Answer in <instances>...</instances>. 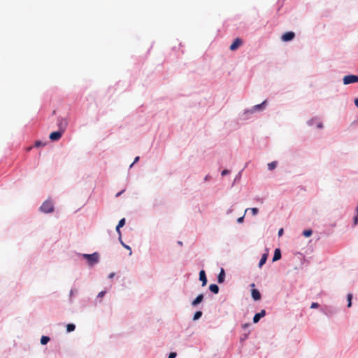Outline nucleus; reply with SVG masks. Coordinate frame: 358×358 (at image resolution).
<instances>
[{"label":"nucleus","instance_id":"obj_1","mask_svg":"<svg viewBox=\"0 0 358 358\" xmlns=\"http://www.w3.org/2000/svg\"><path fill=\"white\" fill-rule=\"evenodd\" d=\"M40 210L41 212L44 213H50L54 211V205L53 203L47 200L44 201L40 207Z\"/></svg>","mask_w":358,"mask_h":358},{"label":"nucleus","instance_id":"obj_2","mask_svg":"<svg viewBox=\"0 0 358 358\" xmlns=\"http://www.w3.org/2000/svg\"><path fill=\"white\" fill-rule=\"evenodd\" d=\"M83 257L87 260L90 266H93L94 264L98 263L99 255L97 252H94L90 255L84 254Z\"/></svg>","mask_w":358,"mask_h":358},{"label":"nucleus","instance_id":"obj_3","mask_svg":"<svg viewBox=\"0 0 358 358\" xmlns=\"http://www.w3.org/2000/svg\"><path fill=\"white\" fill-rule=\"evenodd\" d=\"M344 85H349L351 83H355L358 82V76L356 75H348L344 76L343 79Z\"/></svg>","mask_w":358,"mask_h":358},{"label":"nucleus","instance_id":"obj_4","mask_svg":"<svg viewBox=\"0 0 358 358\" xmlns=\"http://www.w3.org/2000/svg\"><path fill=\"white\" fill-rule=\"evenodd\" d=\"M242 43H243L242 40L239 38H237L231 43V45L229 47V49L231 51H234V50H237L242 45Z\"/></svg>","mask_w":358,"mask_h":358},{"label":"nucleus","instance_id":"obj_5","mask_svg":"<svg viewBox=\"0 0 358 358\" xmlns=\"http://www.w3.org/2000/svg\"><path fill=\"white\" fill-rule=\"evenodd\" d=\"M63 132L62 130L52 132L50 134V139L51 141H58L62 137Z\"/></svg>","mask_w":358,"mask_h":358},{"label":"nucleus","instance_id":"obj_6","mask_svg":"<svg viewBox=\"0 0 358 358\" xmlns=\"http://www.w3.org/2000/svg\"><path fill=\"white\" fill-rule=\"evenodd\" d=\"M295 36V34L292 31L286 32L281 36V39L283 41H292Z\"/></svg>","mask_w":358,"mask_h":358},{"label":"nucleus","instance_id":"obj_7","mask_svg":"<svg viewBox=\"0 0 358 358\" xmlns=\"http://www.w3.org/2000/svg\"><path fill=\"white\" fill-rule=\"evenodd\" d=\"M265 315H266V311L264 310H262L260 313L255 315V316L253 317V322L257 323L262 317L265 316Z\"/></svg>","mask_w":358,"mask_h":358},{"label":"nucleus","instance_id":"obj_8","mask_svg":"<svg viewBox=\"0 0 358 358\" xmlns=\"http://www.w3.org/2000/svg\"><path fill=\"white\" fill-rule=\"evenodd\" d=\"M199 280L202 282V286H205L206 285L207 278L203 270H201L199 273Z\"/></svg>","mask_w":358,"mask_h":358},{"label":"nucleus","instance_id":"obj_9","mask_svg":"<svg viewBox=\"0 0 358 358\" xmlns=\"http://www.w3.org/2000/svg\"><path fill=\"white\" fill-rule=\"evenodd\" d=\"M251 294L255 301H258L261 299V294L256 289H252Z\"/></svg>","mask_w":358,"mask_h":358},{"label":"nucleus","instance_id":"obj_10","mask_svg":"<svg viewBox=\"0 0 358 358\" xmlns=\"http://www.w3.org/2000/svg\"><path fill=\"white\" fill-rule=\"evenodd\" d=\"M281 258V252L279 248H276L274 251V255L273 257V262L279 260Z\"/></svg>","mask_w":358,"mask_h":358},{"label":"nucleus","instance_id":"obj_11","mask_svg":"<svg viewBox=\"0 0 358 358\" xmlns=\"http://www.w3.org/2000/svg\"><path fill=\"white\" fill-rule=\"evenodd\" d=\"M203 294L198 295L196 296V298L192 302V305L193 306H196L197 304L200 303L203 301Z\"/></svg>","mask_w":358,"mask_h":358},{"label":"nucleus","instance_id":"obj_12","mask_svg":"<svg viewBox=\"0 0 358 358\" xmlns=\"http://www.w3.org/2000/svg\"><path fill=\"white\" fill-rule=\"evenodd\" d=\"M225 273L223 268L221 269L220 273L217 276V282L219 283H222L224 280Z\"/></svg>","mask_w":358,"mask_h":358},{"label":"nucleus","instance_id":"obj_13","mask_svg":"<svg viewBox=\"0 0 358 358\" xmlns=\"http://www.w3.org/2000/svg\"><path fill=\"white\" fill-rule=\"evenodd\" d=\"M67 125V121L65 119H61L59 120V127L60 128V130L64 131L65 128Z\"/></svg>","mask_w":358,"mask_h":358},{"label":"nucleus","instance_id":"obj_14","mask_svg":"<svg viewBox=\"0 0 358 358\" xmlns=\"http://www.w3.org/2000/svg\"><path fill=\"white\" fill-rule=\"evenodd\" d=\"M209 289L214 294H217L219 292V287L215 284H211L209 286Z\"/></svg>","mask_w":358,"mask_h":358},{"label":"nucleus","instance_id":"obj_15","mask_svg":"<svg viewBox=\"0 0 358 358\" xmlns=\"http://www.w3.org/2000/svg\"><path fill=\"white\" fill-rule=\"evenodd\" d=\"M266 100L264 101H263L262 103H260V104L255 105V106L253 107V110H257L263 109V108H264V107H265V106H266Z\"/></svg>","mask_w":358,"mask_h":358},{"label":"nucleus","instance_id":"obj_16","mask_svg":"<svg viewBox=\"0 0 358 358\" xmlns=\"http://www.w3.org/2000/svg\"><path fill=\"white\" fill-rule=\"evenodd\" d=\"M268 255L264 254L259 261V266L261 268L266 262Z\"/></svg>","mask_w":358,"mask_h":358},{"label":"nucleus","instance_id":"obj_17","mask_svg":"<svg viewBox=\"0 0 358 358\" xmlns=\"http://www.w3.org/2000/svg\"><path fill=\"white\" fill-rule=\"evenodd\" d=\"M50 341V338L48 336H43L41 338V343L42 345L47 344Z\"/></svg>","mask_w":358,"mask_h":358},{"label":"nucleus","instance_id":"obj_18","mask_svg":"<svg viewBox=\"0 0 358 358\" xmlns=\"http://www.w3.org/2000/svg\"><path fill=\"white\" fill-rule=\"evenodd\" d=\"M249 210L251 211V213H252V215H253V216H255L256 215H257V213H258V212H259V210H258V208H247V209L245 210V213H246L248 210Z\"/></svg>","mask_w":358,"mask_h":358},{"label":"nucleus","instance_id":"obj_19","mask_svg":"<svg viewBox=\"0 0 358 358\" xmlns=\"http://www.w3.org/2000/svg\"><path fill=\"white\" fill-rule=\"evenodd\" d=\"M277 164H278L277 162H272L271 163H268V169L271 171L274 169L277 166Z\"/></svg>","mask_w":358,"mask_h":358},{"label":"nucleus","instance_id":"obj_20","mask_svg":"<svg viewBox=\"0 0 358 358\" xmlns=\"http://www.w3.org/2000/svg\"><path fill=\"white\" fill-rule=\"evenodd\" d=\"M76 326L73 324H69L66 326V331L68 332H71L75 330Z\"/></svg>","mask_w":358,"mask_h":358},{"label":"nucleus","instance_id":"obj_21","mask_svg":"<svg viewBox=\"0 0 358 358\" xmlns=\"http://www.w3.org/2000/svg\"><path fill=\"white\" fill-rule=\"evenodd\" d=\"M201 315H202V312L201 311H196L194 313L193 320H196L199 319L201 317Z\"/></svg>","mask_w":358,"mask_h":358},{"label":"nucleus","instance_id":"obj_22","mask_svg":"<svg viewBox=\"0 0 358 358\" xmlns=\"http://www.w3.org/2000/svg\"><path fill=\"white\" fill-rule=\"evenodd\" d=\"M312 230L310 229H308V230H304L303 231V235L305 236V237H309L312 235Z\"/></svg>","mask_w":358,"mask_h":358},{"label":"nucleus","instance_id":"obj_23","mask_svg":"<svg viewBox=\"0 0 358 358\" xmlns=\"http://www.w3.org/2000/svg\"><path fill=\"white\" fill-rule=\"evenodd\" d=\"M352 294H348V307H349V308L352 306Z\"/></svg>","mask_w":358,"mask_h":358},{"label":"nucleus","instance_id":"obj_24","mask_svg":"<svg viewBox=\"0 0 358 358\" xmlns=\"http://www.w3.org/2000/svg\"><path fill=\"white\" fill-rule=\"evenodd\" d=\"M125 224V219L122 218L119 221L118 227H122Z\"/></svg>","mask_w":358,"mask_h":358},{"label":"nucleus","instance_id":"obj_25","mask_svg":"<svg viewBox=\"0 0 358 358\" xmlns=\"http://www.w3.org/2000/svg\"><path fill=\"white\" fill-rule=\"evenodd\" d=\"M121 243H122V245H123L125 248H127V249H128V250H129V255H131V254H132V251H131V248H130L129 246H128V245H125L122 241H121Z\"/></svg>","mask_w":358,"mask_h":358},{"label":"nucleus","instance_id":"obj_26","mask_svg":"<svg viewBox=\"0 0 358 358\" xmlns=\"http://www.w3.org/2000/svg\"><path fill=\"white\" fill-rule=\"evenodd\" d=\"M41 145H43V143L40 141H37L35 142V146L36 147H40Z\"/></svg>","mask_w":358,"mask_h":358},{"label":"nucleus","instance_id":"obj_27","mask_svg":"<svg viewBox=\"0 0 358 358\" xmlns=\"http://www.w3.org/2000/svg\"><path fill=\"white\" fill-rule=\"evenodd\" d=\"M319 307V304L317 303H313L310 306L311 308H316Z\"/></svg>","mask_w":358,"mask_h":358},{"label":"nucleus","instance_id":"obj_28","mask_svg":"<svg viewBox=\"0 0 358 358\" xmlns=\"http://www.w3.org/2000/svg\"><path fill=\"white\" fill-rule=\"evenodd\" d=\"M177 354L176 352H171L169 355V358H175Z\"/></svg>","mask_w":358,"mask_h":358},{"label":"nucleus","instance_id":"obj_29","mask_svg":"<svg viewBox=\"0 0 358 358\" xmlns=\"http://www.w3.org/2000/svg\"><path fill=\"white\" fill-rule=\"evenodd\" d=\"M229 173V170H227V169H225V170H223V171H222V173H221V174H222V176H225V175L228 174Z\"/></svg>","mask_w":358,"mask_h":358},{"label":"nucleus","instance_id":"obj_30","mask_svg":"<svg viewBox=\"0 0 358 358\" xmlns=\"http://www.w3.org/2000/svg\"><path fill=\"white\" fill-rule=\"evenodd\" d=\"M106 294V292L105 291H101L100 292L99 294H98V297H103L104 296V294Z\"/></svg>","mask_w":358,"mask_h":358},{"label":"nucleus","instance_id":"obj_31","mask_svg":"<svg viewBox=\"0 0 358 358\" xmlns=\"http://www.w3.org/2000/svg\"><path fill=\"white\" fill-rule=\"evenodd\" d=\"M243 219H244V216H242L241 217H239L238 220H237V222L238 223H242L243 222Z\"/></svg>","mask_w":358,"mask_h":358},{"label":"nucleus","instance_id":"obj_32","mask_svg":"<svg viewBox=\"0 0 358 358\" xmlns=\"http://www.w3.org/2000/svg\"><path fill=\"white\" fill-rule=\"evenodd\" d=\"M358 224V217L356 216L354 217V224L356 225Z\"/></svg>","mask_w":358,"mask_h":358},{"label":"nucleus","instance_id":"obj_33","mask_svg":"<svg viewBox=\"0 0 358 358\" xmlns=\"http://www.w3.org/2000/svg\"><path fill=\"white\" fill-rule=\"evenodd\" d=\"M120 227H118V225H117V226L116 227V231H117V232L119 234L120 237H121V233H120Z\"/></svg>","mask_w":358,"mask_h":358},{"label":"nucleus","instance_id":"obj_34","mask_svg":"<svg viewBox=\"0 0 358 358\" xmlns=\"http://www.w3.org/2000/svg\"><path fill=\"white\" fill-rule=\"evenodd\" d=\"M283 234V229H280L279 231H278V236H282Z\"/></svg>","mask_w":358,"mask_h":358},{"label":"nucleus","instance_id":"obj_35","mask_svg":"<svg viewBox=\"0 0 358 358\" xmlns=\"http://www.w3.org/2000/svg\"><path fill=\"white\" fill-rule=\"evenodd\" d=\"M249 326H250V324H249V323H245V324H243V325H242V327H243V329H245V328L248 327Z\"/></svg>","mask_w":358,"mask_h":358},{"label":"nucleus","instance_id":"obj_36","mask_svg":"<svg viewBox=\"0 0 358 358\" xmlns=\"http://www.w3.org/2000/svg\"><path fill=\"white\" fill-rule=\"evenodd\" d=\"M138 160H139V157H136L135 158V159H134V161L133 164H131V166H132L134 164L136 163Z\"/></svg>","mask_w":358,"mask_h":358},{"label":"nucleus","instance_id":"obj_37","mask_svg":"<svg viewBox=\"0 0 358 358\" xmlns=\"http://www.w3.org/2000/svg\"><path fill=\"white\" fill-rule=\"evenodd\" d=\"M355 104L358 108V99H355Z\"/></svg>","mask_w":358,"mask_h":358},{"label":"nucleus","instance_id":"obj_38","mask_svg":"<svg viewBox=\"0 0 358 358\" xmlns=\"http://www.w3.org/2000/svg\"><path fill=\"white\" fill-rule=\"evenodd\" d=\"M114 275H115V273H111L109 275V276H108V277H109L110 278H113V276H114Z\"/></svg>","mask_w":358,"mask_h":358},{"label":"nucleus","instance_id":"obj_39","mask_svg":"<svg viewBox=\"0 0 358 358\" xmlns=\"http://www.w3.org/2000/svg\"><path fill=\"white\" fill-rule=\"evenodd\" d=\"M124 192V190L118 192L117 194H116V197H118L122 192Z\"/></svg>","mask_w":358,"mask_h":358},{"label":"nucleus","instance_id":"obj_40","mask_svg":"<svg viewBox=\"0 0 358 358\" xmlns=\"http://www.w3.org/2000/svg\"><path fill=\"white\" fill-rule=\"evenodd\" d=\"M317 127H318L319 128H322V124H319L317 125Z\"/></svg>","mask_w":358,"mask_h":358},{"label":"nucleus","instance_id":"obj_41","mask_svg":"<svg viewBox=\"0 0 358 358\" xmlns=\"http://www.w3.org/2000/svg\"><path fill=\"white\" fill-rule=\"evenodd\" d=\"M178 244L182 245V243L181 241H179V242H178Z\"/></svg>","mask_w":358,"mask_h":358},{"label":"nucleus","instance_id":"obj_42","mask_svg":"<svg viewBox=\"0 0 358 358\" xmlns=\"http://www.w3.org/2000/svg\"><path fill=\"white\" fill-rule=\"evenodd\" d=\"M357 215H358V206H357Z\"/></svg>","mask_w":358,"mask_h":358}]
</instances>
